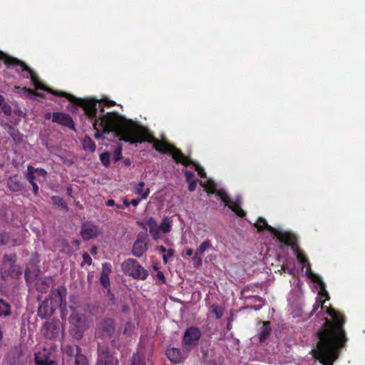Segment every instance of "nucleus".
Returning a JSON list of instances; mask_svg holds the SVG:
<instances>
[{
	"label": "nucleus",
	"mask_w": 365,
	"mask_h": 365,
	"mask_svg": "<svg viewBox=\"0 0 365 365\" xmlns=\"http://www.w3.org/2000/svg\"><path fill=\"white\" fill-rule=\"evenodd\" d=\"M82 257H83V263H86L88 264H91L92 263V259L88 253H86V252L83 253Z\"/></svg>",
	"instance_id": "54"
},
{
	"label": "nucleus",
	"mask_w": 365,
	"mask_h": 365,
	"mask_svg": "<svg viewBox=\"0 0 365 365\" xmlns=\"http://www.w3.org/2000/svg\"><path fill=\"white\" fill-rule=\"evenodd\" d=\"M199 255H195L192 257V261L195 267L200 266L202 264V259L198 256Z\"/></svg>",
	"instance_id": "51"
},
{
	"label": "nucleus",
	"mask_w": 365,
	"mask_h": 365,
	"mask_svg": "<svg viewBox=\"0 0 365 365\" xmlns=\"http://www.w3.org/2000/svg\"><path fill=\"white\" fill-rule=\"evenodd\" d=\"M255 228H274V227L269 225L267 220L261 217H259L257 221L254 223Z\"/></svg>",
	"instance_id": "35"
},
{
	"label": "nucleus",
	"mask_w": 365,
	"mask_h": 365,
	"mask_svg": "<svg viewBox=\"0 0 365 365\" xmlns=\"http://www.w3.org/2000/svg\"><path fill=\"white\" fill-rule=\"evenodd\" d=\"M52 121L76 131L74 121L69 114L62 112H54L52 113Z\"/></svg>",
	"instance_id": "12"
},
{
	"label": "nucleus",
	"mask_w": 365,
	"mask_h": 365,
	"mask_svg": "<svg viewBox=\"0 0 365 365\" xmlns=\"http://www.w3.org/2000/svg\"><path fill=\"white\" fill-rule=\"evenodd\" d=\"M121 310L123 313H128L130 312V307L128 304H123Z\"/></svg>",
	"instance_id": "60"
},
{
	"label": "nucleus",
	"mask_w": 365,
	"mask_h": 365,
	"mask_svg": "<svg viewBox=\"0 0 365 365\" xmlns=\"http://www.w3.org/2000/svg\"><path fill=\"white\" fill-rule=\"evenodd\" d=\"M35 361L36 365H53L54 364L53 360L48 357H43L41 353L35 354Z\"/></svg>",
	"instance_id": "30"
},
{
	"label": "nucleus",
	"mask_w": 365,
	"mask_h": 365,
	"mask_svg": "<svg viewBox=\"0 0 365 365\" xmlns=\"http://www.w3.org/2000/svg\"><path fill=\"white\" fill-rule=\"evenodd\" d=\"M0 113H3L6 115L11 114V106L5 102L4 98L1 95H0Z\"/></svg>",
	"instance_id": "31"
},
{
	"label": "nucleus",
	"mask_w": 365,
	"mask_h": 365,
	"mask_svg": "<svg viewBox=\"0 0 365 365\" xmlns=\"http://www.w3.org/2000/svg\"><path fill=\"white\" fill-rule=\"evenodd\" d=\"M210 247H211L210 242L209 240H205L200 245V247L197 250L196 255H202Z\"/></svg>",
	"instance_id": "41"
},
{
	"label": "nucleus",
	"mask_w": 365,
	"mask_h": 365,
	"mask_svg": "<svg viewBox=\"0 0 365 365\" xmlns=\"http://www.w3.org/2000/svg\"><path fill=\"white\" fill-rule=\"evenodd\" d=\"M0 276L2 280L4 282L7 281L10 278V275L6 268L0 269Z\"/></svg>",
	"instance_id": "49"
},
{
	"label": "nucleus",
	"mask_w": 365,
	"mask_h": 365,
	"mask_svg": "<svg viewBox=\"0 0 365 365\" xmlns=\"http://www.w3.org/2000/svg\"><path fill=\"white\" fill-rule=\"evenodd\" d=\"M36 173L40 176L46 178L47 176V172L43 168H35Z\"/></svg>",
	"instance_id": "55"
},
{
	"label": "nucleus",
	"mask_w": 365,
	"mask_h": 365,
	"mask_svg": "<svg viewBox=\"0 0 365 365\" xmlns=\"http://www.w3.org/2000/svg\"><path fill=\"white\" fill-rule=\"evenodd\" d=\"M200 182V180H192V181H190V182H188L187 183L189 184L188 185V190L190 192H193L195 188H196V185H197V182Z\"/></svg>",
	"instance_id": "53"
},
{
	"label": "nucleus",
	"mask_w": 365,
	"mask_h": 365,
	"mask_svg": "<svg viewBox=\"0 0 365 365\" xmlns=\"http://www.w3.org/2000/svg\"><path fill=\"white\" fill-rule=\"evenodd\" d=\"M122 150H123V148H122V145H118L115 148L114 152H113V160L115 163H117L119 160H120L121 159H123Z\"/></svg>",
	"instance_id": "42"
},
{
	"label": "nucleus",
	"mask_w": 365,
	"mask_h": 365,
	"mask_svg": "<svg viewBox=\"0 0 365 365\" xmlns=\"http://www.w3.org/2000/svg\"><path fill=\"white\" fill-rule=\"evenodd\" d=\"M81 352V349L78 345H67L64 348V353L69 356H76Z\"/></svg>",
	"instance_id": "28"
},
{
	"label": "nucleus",
	"mask_w": 365,
	"mask_h": 365,
	"mask_svg": "<svg viewBox=\"0 0 365 365\" xmlns=\"http://www.w3.org/2000/svg\"><path fill=\"white\" fill-rule=\"evenodd\" d=\"M17 89L21 91V92H20L21 94L34 95V96H38L40 98L45 97L43 93L34 91L31 90V88H28L26 87H24V88L18 87Z\"/></svg>",
	"instance_id": "36"
},
{
	"label": "nucleus",
	"mask_w": 365,
	"mask_h": 365,
	"mask_svg": "<svg viewBox=\"0 0 365 365\" xmlns=\"http://www.w3.org/2000/svg\"><path fill=\"white\" fill-rule=\"evenodd\" d=\"M210 311L215 314V318L217 319H221L224 314L223 309L220 307L215 305V304H212L210 306Z\"/></svg>",
	"instance_id": "39"
},
{
	"label": "nucleus",
	"mask_w": 365,
	"mask_h": 365,
	"mask_svg": "<svg viewBox=\"0 0 365 365\" xmlns=\"http://www.w3.org/2000/svg\"><path fill=\"white\" fill-rule=\"evenodd\" d=\"M100 160H101L102 164L106 168L109 167L110 163V154L109 153V152L106 151V152L102 153L100 155Z\"/></svg>",
	"instance_id": "37"
},
{
	"label": "nucleus",
	"mask_w": 365,
	"mask_h": 365,
	"mask_svg": "<svg viewBox=\"0 0 365 365\" xmlns=\"http://www.w3.org/2000/svg\"><path fill=\"white\" fill-rule=\"evenodd\" d=\"M112 272V266L110 263L106 262L102 265V274L109 275Z\"/></svg>",
	"instance_id": "46"
},
{
	"label": "nucleus",
	"mask_w": 365,
	"mask_h": 365,
	"mask_svg": "<svg viewBox=\"0 0 365 365\" xmlns=\"http://www.w3.org/2000/svg\"><path fill=\"white\" fill-rule=\"evenodd\" d=\"M123 161L124 165L126 167L130 166L131 164V162H130V159H128V158H123Z\"/></svg>",
	"instance_id": "64"
},
{
	"label": "nucleus",
	"mask_w": 365,
	"mask_h": 365,
	"mask_svg": "<svg viewBox=\"0 0 365 365\" xmlns=\"http://www.w3.org/2000/svg\"><path fill=\"white\" fill-rule=\"evenodd\" d=\"M188 160H190V163L187 166L191 165H193L195 168V170L201 178H206V173L205 170L197 163L193 162L189 157Z\"/></svg>",
	"instance_id": "38"
},
{
	"label": "nucleus",
	"mask_w": 365,
	"mask_h": 365,
	"mask_svg": "<svg viewBox=\"0 0 365 365\" xmlns=\"http://www.w3.org/2000/svg\"><path fill=\"white\" fill-rule=\"evenodd\" d=\"M123 130L125 133L123 141L130 144L142 143L143 142L152 143L153 148L163 153H170L176 163L187 166L190 162L188 157L182 151L167 142L155 138L150 130L143 125L134 123H124Z\"/></svg>",
	"instance_id": "2"
},
{
	"label": "nucleus",
	"mask_w": 365,
	"mask_h": 365,
	"mask_svg": "<svg viewBox=\"0 0 365 365\" xmlns=\"http://www.w3.org/2000/svg\"><path fill=\"white\" fill-rule=\"evenodd\" d=\"M242 294H243V297L245 299H250V300H251V301H252L254 302H260V304H258V305L250 306V309H254L255 311L259 310L262 307V306L264 304V303H265L264 299H263L262 298H261L259 297L252 296V295H247L245 290L242 291Z\"/></svg>",
	"instance_id": "20"
},
{
	"label": "nucleus",
	"mask_w": 365,
	"mask_h": 365,
	"mask_svg": "<svg viewBox=\"0 0 365 365\" xmlns=\"http://www.w3.org/2000/svg\"><path fill=\"white\" fill-rule=\"evenodd\" d=\"M184 174H185L187 182L192 181V180H197V179L195 178V175L192 172H191L188 170H185L184 171Z\"/></svg>",
	"instance_id": "48"
},
{
	"label": "nucleus",
	"mask_w": 365,
	"mask_h": 365,
	"mask_svg": "<svg viewBox=\"0 0 365 365\" xmlns=\"http://www.w3.org/2000/svg\"><path fill=\"white\" fill-rule=\"evenodd\" d=\"M4 327L2 325H0V344L3 345L2 340L4 339Z\"/></svg>",
	"instance_id": "59"
},
{
	"label": "nucleus",
	"mask_w": 365,
	"mask_h": 365,
	"mask_svg": "<svg viewBox=\"0 0 365 365\" xmlns=\"http://www.w3.org/2000/svg\"><path fill=\"white\" fill-rule=\"evenodd\" d=\"M271 331L270 323L263 322L262 326L258 332V337L260 342H264L269 336Z\"/></svg>",
	"instance_id": "19"
},
{
	"label": "nucleus",
	"mask_w": 365,
	"mask_h": 365,
	"mask_svg": "<svg viewBox=\"0 0 365 365\" xmlns=\"http://www.w3.org/2000/svg\"><path fill=\"white\" fill-rule=\"evenodd\" d=\"M83 148L85 150L93 153L96 149L94 141L88 135L82 140Z\"/></svg>",
	"instance_id": "24"
},
{
	"label": "nucleus",
	"mask_w": 365,
	"mask_h": 365,
	"mask_svg": "<svg viewBox=\"0 0 365 365\" xmlns=\"http://www.w3.org/2000/svg\"><path fill=\"white\" fill-rule=\"evenodd\" d=\"M11 314V307L9 302L0 299V317H6Z\"/></svg>",
	"instance_id": "22"
},
{
	"label": "nucleus",
	"mask_w": 365,
	"mask_h": 365,
	"mask_svg": "<svg viewBox=\"0 0 365 365\" xmlns=\"http://www.w3.org/2000/svg\"><path fill=\"white\" fill-rule=\"evenodd\" d=\"M141 200H143V199L138 197L136 199H133L131 201H130V205H132L133 206H137L139 205V203L140 202Z\"/></svg>",
	"instance_id": "57"
},
{
	"label": "nucleus",
	"mask_w": 365,
	"mask_h": 365,
	"mask_svg": "<svg viewBox=\"0 0 365 365\" xmlns=\"http://www.w3.org/2000/svg\"><path fill=\"white\" fill-rule=\"evenodd\" d=\"M122 271L135 279H145L148 276V270L145 269L138 261L129 258L124 261L121 265Z\"/></svg>",
	"instance_id": "7"
},
{
	"label": "nucleus",
	"mask_w": 365,
	"mask_h": 365,
	"mask_svg": "<svg viewBox=\"0 0 365 365\" xmlns=\"http://www.w3.org/2000/svg\"><path fill=\"white\" fill-rule=\"evenodd\" d=\"M16 255L14 253L5 254L2 258V264L4 268L16 264Z\"/></svg>",
	"instance_id": "23"
},
{
	"label": "nucleus",
	"mask_w": 365,
	"mask_h": 365,
	"mask_svg": "<svg viewBox=\"0 0 365 365\" xmlns=\"http://www.w3.org/2000/svg\"><path fill=\"white\" fill-rule=\"evenodd\" d=\"M312 312H316L320 307L322 310L326 309L325 313L332 319V322L327 318H324L322 327L317 332L318 341L317 348L319 357L324 365H332L331 361L336 358V349L341 347L346 341L345 331L343 325L345 318L340 313L332 308L327 307L316 302L313 306Z\"/></svg>",
	"instance_id": "1"
},
{
	"label": "nucleus",
	"mask_w": 365,
	"mask_h": 365,
	"mask_svg": "<svg viewBox=\"0 0 365 365\" xmlns=\"http://www.w3.org/2000/svg\"><path fill=\"white\" fill-rule=\"evenodd\" d=\"M14 58V57L9 56L3 51H0V60H3L7 66H9V62L11 61L10 60Z\"/></svg>",
	"instance_id": "47"
},
{
	"label": "nucleus",
	"mask_w": 365,
	"mask_h": 365,
	"mask_svg": "<svg viewBox=\"0 0 365 365\" xmlns=\"http://www.w3.org/2000/svg\"><path fill=\"white\" fill-rule=\"evenodd\" d=\"M98 329L103 336L110 337L115 329L113 320L110 318L103 319L98 324Z\"/></svg>",
	"instance_id": "14"
},
{
	"label": "nucleus",
	"mask_w": 365,
	"mask_h": 365,
	"mask_svg": "<svg viewBox=\"0 0 365 365\" xmlns=\"http://www.w3.org/2000/svg\"><path fill=\"white\" fill-rule=\"evenodd\" d=\"M170 227L171 223L166 217L162 220L159 226L158 225V228H170Z\"/></svg>",
	"instance_id": "50"
},
{
	"label": "nucleus",
	"mask_w": 365,
	"mask_h": 365,
	"mask_svg": "<svg viewBox=\"0 0 365 365\" xmlns=\"http://www.w3.org/2000/svg\"><path fill=\"white\" fill-rule=\"evenodd\" d=\"M51 199L52 202L54 205L61 207L62 209H63L65 210H68V207L66 202L64 201V200L62 197H61L59 196L53 195L51 197Z\"/></svg>",
	"instance_id": "32"
},
{
	"label": "nucleus",
	"mask_w": 365,
	"mask_h": 365,
	"mask_svg": "<svg viewBox=\"0 0 365 365\" xmlns=\"http://www.w3.org/2000/svg\"><path fill=\"white\" fill-rule=\"evenodd\" d=\"M100 232L98 230H81V235L84 240H89L96 237Z\"/></svg>",
	"instance_id": "29"
},
{
	"label": "nucleus",
	"mask_w": 365,
	"mask_h": 365,
	"mask_svg": "<svg viewBox=\"0 0 365 365\" xmlns=\"http://www.w3.org/2000/svg\"><path fill=\"white\" fill-rule=\"evenodd\" d=\"M215 194L237 216L243 217L246 215L245 211L241 207L242 203V197H237L234 200H232L224 190H216Z\"/></svg>",
	"instance_id": "9"
},
{
	"label": "nucleus",
	"mask_w": 365,
	"mask_h": 365,
	"mask_svg": "<svg viewBox=\"0 0 365 365\" xmlns=\"http://www.w3.org/2000/svg\"><path fill=\"white\" fill-rule=\"evenodd\" d=\"M201 331L195 327H191L184 332L182 346L184 352L188 353L198 345L201 337Z\"/></svg>",
	"instance_id": "8"
},
{
	"label": "nucleus",
	"mask_w": 365,
	"mask_h": 365,
	"mask_svg": "<svg viewBox=\"0 0 365 365\" xmlns=\"http://www.w3.org/2000/svg\"><path fill=\"white\" fill-rule=\"evenodd\" d=\"M284 272H287L289 274L294 275L296 270L294 268H289L287 265L284 264L282 267Z\"/></svg>",
	"instance_id": "56"
},
{
	"label": "nucleus",
	"mask_w": 365,
	"mask_h": 365,
	"mask_svg": "<svg viewBox=\"0 0 365 365\" xmlns=\"http://www.w3.org/2000/svg\"><path fill=\"white\" fill-rule=\"evenodd\" d=\"M143 228H158V220L153 217H146L140 223Z\"/></svg>",
	"instance_id": "26"
},
{
	"label": "nucleus",
	"mask_w": 365,
	"mask_h": 365,
	"mask_svg": "<svg viewBox=\"0 0 365 365\" xmlns=\"http://www.w3.org/2000/svg\"><path fill=\"white\" fill-rule=\"evenodd\" d=\"M74 365H88V359L82 352L74 357Z\"/></svg>",
	"instance_id": "33"
},
{
	"label": "nucleus",
	"mask_w": 365,
	"mask_h": 365,
	"mask_svg": "<svg viewBox=\"0 0 365 365\" xmlns=\"http://www.w3.org/2000/svg\"><path fill=\"white\" fill-rule=\"evenodd\" d=\"M261 231V230H257ZM264 230H262L263 231ZM267 232L269 242L279 248L286 246L292 247L297 260L305 266V274L307 277L311 279L314 282L317 283L320 286L321 292H324L327 299L329 298L328 294L325 292V286L321 277L313 273L311 269V265L307 259L299 251V247L297 245V237L288 230H265Z\"/></svg>",
	"instance_id": "3"
},
{
	"label": "nucleus",
	"mask_w": 365,
	"mask_h": 365,
	"mask_svg": "<svg viewBox=\"0 0 365 365\" xmlns=\"http://www.w3.org/2000/svg\"><path fill=\"white\" fill-rule=\"evenodd\" d=\"M31 185H32V187H33V192L34 193L35 195H38V186L37 185V184L36 182H34V183H31Z\"/></svg>",
	"instance_id": "58"
},
{
	"label": "nucleus",
	"mask_w": 365,
	"mask_h": 365,
	"mask_svg": "<svg viewBox=\"0 0 365 365\" xmlns=\"http://www.w3.org/2000/svg\"><path fill=\"white\" fill-rule=\"evenodd\" d=\"M200 184L205 188V191L207 192V195L215 193L217 189L214 181L211 180H208L206 182L200 181Z\"/></svg>",
	"instance_id": "27"
},
{
	"label": "nucleus",
	"mask_w": 365,
	"mask_h": 365,
	"mask_svg": "<svg viewBox=\"0 0 365 365\" xmlns=\"http://www.w3.org/2000/svg\"><path fill=\"white\" fill-rule=\"evenodd\" d=\"M34 173H36L35 168H34L32 165H28V167H27V179L30 184L35 182L36 176L34 175Z\"/></svg>",
	"instance_id": "40"
},
{
	"label": "nucleus",
	"mask_w": 365,
	"mask_h": 365,
	"mask_svg": "<svg viewBox=\"0 0 365 365\" xmlns=\"http://www.w3.org/2000/svg\"><path fill=\"white\" fill-rule=\"evenodd\" d=\"M95 120L93 123V129L96 130L94 138L99 140L102 138L103 134H109L114 133L115 136L118 138L120 140H123L125 133L123 130L124 123H132L133 120L125 119L120 116L117 113L110 112L106 115L93 118Z\"/></svg>",
	"instance_id": "5"
},
{
	"label": "nucleus",
	"mask_w": 365,
	"mask_h": 365,
	"mask_svg": "<svg viewBox=\"0 0 365 365\" xmlns=\"http://www.w3.org/2000/svg\"><path fill=\"white\" fill-rule=\"evenodd\" d=\"M157 250H158L160 252H161V253H164V254H165V253L166 252V251H167V249H166L164 246H162V245H161V246H158V247H157Z\"/></svg>",
	"instance_id": "62"
},
{
	"label": "nucleus",
	"mask_w": 365,
	"mask_h": 365,
	"mask_svg": "<svg viewBox=\"0 0 365 365\" xmlns=\"http://www.w3.org/2000/svg\"><path fill=\"white\" fill-rule=\"evenodd\" d=\"M130 365H145L144 358L138 353L133 354Z\"/></svg>",
	"instance_id": "34"
},
{
	"label": "nucleus",
	"mask_w": 365,
	"mask_h": 365,
	"mask_svg": "<svg viewBox=\"0 0 365 365\" xmlns=\"http://www.w3.org/2000/svg\"><path fill=\"white\" fill-rule=\"evenodd\" d=\"M66 289L60 287L53 290L49 297L43 301L38 309V316L41 319H48L55 310L60 307L65 300Z\"/></svg>",
	"instance_id": "6"
},
{
	"label": "nucleus",
	"mask_w": 365,
	"mask_h": 365,
	"mask_svg": "<svg viewBox=\"0 0 365 365\" xmlns=\"http://www.w3.org/2000/svg\"><path fill=\"white\" fill-rule=\"evenodd\" d=\"M6 269L10 275V278L14 279H19L23 274L22 268L17 264L6 267Z\"/></svg>",
	"instance_id": "21"
},
{
	"label": "nucleus",
	"mask_w": 365,
	"mask_h": 365,
	"mask_svg": "<svg viewBox=\"0 0 365 365\" xmlns=\"http://www.w3.org/2000/svg\"><path fill=\"white\" fill-rule=\"evenodd\" d=\"M133 329H134V326H133V323L131 322H126V324L125 325L124 333L125 334L130 333V331H133Z\"/></svg>",
	"instance_id": "52"
},
{
	"label": "nucleus",
	"mask_w": 365,
	"mask_h": 365,
	"mask_svg": "<svg viewBox=\"0 0 365 365\" xmlns=\"http://www.w3.org/2000/svg\"><path fill=\"white\" fill-rule=\"evenodd\" d=\"M100 282H101V284L106 289H108V291H110V279H109V275H106V274H101V278H100Z\"/></svg>",
	"instance_id": "43"
},
{
	"label": "nucleus",
	"mask_w": 365,
	"mask_h": 365,
	"mask_svg": "<svg viewBox=\"0 0 365 365\" xmlns=\"http://www.w3.org/2000/svg\"><path fill=\"white\" fill-rule=\"evenodd\" d=\"M146 231L145 232H140L133 244L132 254L136 257H142L148 250V236Z\"/></svg>",
	"instance_id": "11"
},
{
	"label": "nucleus",
	"mask_w": 365,
	"mask_h": 365,
	"mask_svg": "<svg viewBox=\"0 0 365 365\" xmlns=\"http://www.w3.org/2000/svg\"><path fill=\"white\" fill-rule=\"evenodd\" d=\"M10 242V236L7 232L0 234V246L7 245Z\"/></svg>",
	"instance_id": "44"
},
{
	"label": "nucleus",
	"mask_w": 365,
	"mask_h": 365,
	"mask_svg": "<svg viewBox=\"0 0 365 365\" xmlns=\"http://www.w3.org/2000/svg\"><path fill=\"white\" fill-rule=\"evenodd\" d=\"M5 128L7 130L9 134L14 141L18 142L21 140V135L20 132L17 129L14 128L11 125L6 123L5 125Z\"/></svg>",
	"instance_id": "25"
},
{
	"label": "nucleus",
	"mask_w": 365,
	"mask_h": 365,
	"mask_svg": "<svg viewBox=\"0 0 365 365\" xmlns=\"http://www.w3.org/2000/svg\"><path fill=\"white\" fill-rule=\"evenodd\" d=\"M133 191L136 195L140 196V198L143 200L146 199L150 192L149 187L145 188V182L143 181L138 182L136 185L134 186Z\"/></svg>",
	"instance_id": "17"
},
{
	"label": "nucleus",
	"mask_w": 365,
	"mask_h": 365,
	"mask_svg": "<svg viewBox=\"0 0 365 365\" xmlns=\"http://www.w3.org/2000/svg\"><path fill=\"white\" fill-rule=\"evenodd\" d=\"M83 100L87 101H94L96 103L93 116H90L88 115V113H87V111L86 110V109L83 106H81L85 111L86 115L91 119L96 118L97 117L98 110H100L101 112H104V108H103L104 106L112 107V106H114L116 105L115 101L109 100V99H105V100H103L102 101H99L98 100H94V99H83Z\"/></svg>",
	"instance_id": "13"
},
{
	"label": "nucleus",
	"mask_w": 365,
	"mask_h": 365,
	"mask_svg": "<svg viewBox=\"0 0 365 365\" xmlns=\"http://www.w3.org/2000/svg\"><path fill=\"white\" fill-rule=\"evenodd\" d=\"M164 255H168V257H171L174 255V250L172 249L167 250Z\"/></svg>",
	"instance_id": "61"
},
{
	"label": "nucleus",
	"mask_w": 365,
	"mask_h": 365,
	"mask_svg": "<svg viewBox=\"0 0 365 365\" xmlns=\"http://www.w3.org/2000/svg\"><path fill=\"white\" fill-rule=\"evenodd\" d=\"M185 353L178 348H170L166 351V356L170 361L180 364L185 359Z\"/></svg>",
	"instance_id": "16"
},
{
	"label": "nucleus",
	"mask_w": 365,
	"mask_h": 365,
	"mask_svg": "<svg viewBox=\"0 0 365 365\" xmlns=\"http://www.w3.org/2000/svg\"><path fill=\"white\" fill-rule=\"evenodd\" d=\"M6 186L7 188L13 192L21 191L24 187L23 182H21V177L19 175L10 176L7 180Z\"/></svg>",
	"instance_id": "15"
},
{
	"label": "nucleus",
	"mask_w": 365,
	"mask_h": 365,
	"mask_svg": "<svg viewBox=\"0 0 365 365\" xmlns=\"http://www.w3.org/2000/svg\"><path fill=\"white\" fill-rule=\"evenodd\" d=\"M98 360L96 365H118V361L113 354L107 346L98 345Z\"/></svg>",
	"instance_id": "10"
},
{
	"label": "nucleus",
	"mask_w": 365,
	"mask_h": 365,
	"mask_svg": "<svg viewBox=\"0 0 365 365\" xmlns=\"http://www.w3.org/2000/svg\"><path fill=\"white\" fill-rule=\"evenodd\" d=\"M150 234L152 235V237L157 240L160 237V232L162 231L163 233H168L170 230H149Z\"/></svg>",
	"instance_id": "45"
},
{
	"label": "nucleus",
	"mask_w": 365,
	"mask_h": 365,
	"mask_svg": "<svg viewBox=\"0 0 365 365\" xmlns=\"http://www.w3.org/2000/svg\"><path fill=\"white\" fill-rule=\"evenodd\" d=\"M69 322L75 327L81 328L85 324V317L82 314L73 312L69 317Z\"/></svg>",
	"instance_id": "18"
},
{
	"label": "nucleus",
	"mask_w": 365,
	"mask_h": 365,
	"mask_svg": "<svg viewBox=\"0 0 365 365\" xmlns=\"http://www.w3.org/2000/svg\"><path fill=\"white\" fill-rule=\"evenodd\" d=\"M10 61H11L9 62V66H19L22 72L26 71L29 74L31 83L35 86L36 89L43 90L56 96L64 97L67 98L69 101L72 102L73 103L78 106H83L90 116L94 115V110L96 106L94 101H83L82 100V98H76L71 94L67 93L64 91H55L51 88H48L41 83L38 75L32 69H31L25 63L16 58H14V59H11Z\"/></svg>",
	"instance_id": "4"
},
{
	"label": "nucleus",
	"mask_w": 365,
	"mask_h": 365,
	"mask_svg": "<svg viewBox=\"0 0 365 365\" xmlns=\"http://www.w3.org/2000/svg\"><path fill=\"white\" fill-rule=\"evenodd\" d=\"M157 277L160 279V280H163L164 281L165 280V276L163 274V273L162 272H158L157 273Z\"/></svg>",
	"instance_id": "63"
}]
</instances>
